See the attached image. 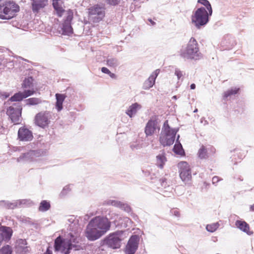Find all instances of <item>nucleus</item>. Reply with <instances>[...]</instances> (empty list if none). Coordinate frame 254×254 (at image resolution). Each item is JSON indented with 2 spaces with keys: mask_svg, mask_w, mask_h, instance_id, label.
I'll list each match as a JSON object with an SVG mask.
<instances>
[{
  "mask_svg": "<svg viewBox=\"0 0 254 254\" xmlns=\"http://www.w3.org/2000/svg\"><path fill=\"white\" fill-rule=\"evenodd\" d=\"M101 71L102 72L108 74L111 73V71L107 67H103L101 68Z\"/></svg>",
  "mask_w": 254,
  "mask_h": 254,
  "instance_id": "nucleus-39",
  "label": "nucleus"
},
{
  "mask_svg": "<svg viewBox=\"0 0 254 254\" xmlns=\"http://www.w3.org/2000/svg\"><path fill=\"white\" fill-rule=\"evenodd\" d=\"M51 207L50 203L47 200H42L39 205V210L40 211L44 212L48 210Z\"/></svg>",
  "mask_w": 254,
  "mask_h": 254,
  "instance_id": "nucleus-26",
  "label": "nucleus"
},
{
  "mask_svg": "<svg viewBox=\"0 0 254 254\" xmlns=\"http://www.w3.org/2000/svg\"><path fill=\"white\" fill-rule=\"evenodd\" d=\"M111 227V222L106 217L96 216L87 225L85 236L89 241H95L104 235Z\"/></svg>",
  "mask_w": 254,
  "mask_h": 254,
  "instance_id": "nucleus-1",
  "label": "nucleus"
},
{
  "mask_svg": "<svg viewBox=\"0 0 254 254\" xmlns=\"http://www.w3.org/2000/svg\"><path fill=\"white\" fill-rule=\"evenodd\" d=\"M61 0H53V4H60L59 1Z\"/></svg>",
  "mask_w": 254,
  "mask_h": 254,
  "instance_id": "nucleus-43",
  "label": "nucleus"
},
{
  "mask_svg": "<svg viewBox=\"0 0 254 254\" xmlns=\"http://www.w3.org/2000/svg\"><path fill=\"white\" fill-rule=\"evenodd\" d=\"M18 138L22 141H30L33 138L32 133L24 127H20L18 131Z\"/></svg>",
  "mask_w": 254,
  "mask_h": 254,
  "instance_id": "nucleus-15",
  "label": "nucleus"
},
{
  "mask_svg": "<svg viewBox=\"0 0 254 254\" xmlns=\"http://www.w3.org/2000/svg\"><path fill=\"white\" fill-rule=\"evenodd\" d=\"M22 109L21 106H18L17 108L10 106L7 109V115L10 118L11 122L15 125L20 123Z\"/></svg>",
  "mask_w": 254,
  "mask_h": 254,
  "instance_id": "nucleus-9",
  "label": "nucleus"
},
{
  "mask_svg": "<svg viewBox=\"0 0 254 254\" xmlns=\"http://www.w3.org/2000/svg\"><path fill=\"white\" fill-rule=\"evenodd\" d=\"M215 152L216 149L212 146L206 148L205 146L202 145L198 151L197 155L200 159H206L208 157L209 153L210 154H214Z\"/></svg>",
  "mask_w": 254,
  "mask_h": 254,
  "instance_id": "nucleus-16",
  "label": "nucleus"
},
{
  "mask_svg": "<svg viewBox=\"0 0 254 254\" xmlns=\"http://www.w3.org/2000/svg\"><path fill=\"white\" fill-rule=\"evenodd\" d=\"M199 48L196 40L193 37L190 40L186 49L183 51L181 56L187 59H193L198 57Z\"/></svg>",
  "mask_w": 254,
  "mask_h": 254,
  "instance_id": "nucleus-6",
  "label": "nucleus"
},
{
  "mask_svg": "<svg viewBox=\"0 0 254 254\" xmlns=\"http://www.w3.org/2000/svg\"><path fill=\"white\" fill-rule=\"evenodd\" d=\"M167 159L165 156V153L159 154L156 156V164L161 169H162L164 165L166 162Z\"/></svg>",
  "mask_w": 254,
  "mask_h": 254,
  "instance_id": "nucleus-24",
  "label": "nucleus"
},
{
  "mask_svg": "<svg viewBox=\"0 0 254 254\" xmlns=\"http://www.w3.org/2000/svg\"><path fill=\"white\" fill-rule=\"evenodd\" d=\"M236 226L242 231L249 234L250 227L245 221L238 220L236 222Z\"/></svg>",
  "mask_w": 254,
  "mask_h": 254,
  "instance_id": "nucleus-22",
  "label": "nucleus"
},
{
  "mask_svg": "<svg viewBox=\"0 0 254 254\" xmlns=\"http://www.w3.org/2000/svg\"><path fill=\"white\" fill-rule=\"evenodd\" d=\"M53 7L56 11L57 14L58 16L62 17L64 12L65 11L64 9L60 5V4H53Z\"/></svg>",
  "mask_w": 254,
  "mask_h": 254,
  "instance_id": "nucleus-31",
  "label": "nucleus"
},
{
  "mask_svg": "<svg viewBox=\"0 0 254 254\" xmlns=\"http://www.w3.org/2000/svg\"><path fill=\"white\" fill-rule=\"evenodd\" d=\"M50 247H49L47 250H46V252L44 254H53V253H52V250L50 249Z\"/></svg>",
  "mask_w": 254,
  "mask_h": 254,
  "instance_id": "nucleus-41",
  "label": "nucleus"
},
{
  "mask_svg": "<svg viewBox=\"0 0 254 254\" xmlns=\"http://www.w3.org/2000/svg\"><path fill=\"white\" fill-rule=\"evenodd\" d=\"M139 105L137 103H134L131 105L127 110L126 112L127 115H128L130 117H131L133 115H134L136 112L137 108L138 107Z\"/></svg>",
  "mask_w": 254,
  "mask_h": 254,
  "instance_id": "nucleus-25",
  "label": "nucleus"
},
{
  "mask_svg": "<svg viewBox=\"0 0 254 254\" xmlns=\"http://www.w3.org/2000/svg\"><path fill=\"white\" fill-rule=\"evenodd\" d=\"M117 203V202L116 201H112L111 204H113V205H116Z\"/></svg>",
  "mask_w": 254,
  "mask_h": 254,
  "instance_id": "nucleus-47",
  "label": "nucleus"
},
{
  "mask_svg": "<svg viewBox=\"0 0 254 254\" xmlns=\"http://www.w3.org/2000/svg\"><path fill=\"white\" fill-rule=\"evenodd\" d=\"M197 2L198 3H201V4L204 5L208 11H209V14L210 15H211L212 13V9L210 3L207 0H198Z\"/></svg>",
  "mask_w": 254,
  "mask_h": 254,
  "instance_id": "nucleus-30",
  "label": "nucleus"
},
{
  "mask_svg": "<svg viewBox=\"0 0 254 254\" xmlns=\"http://www.w3.org/2000/svg\"><path fill=\"white\" fill-rule=\"evenodd\" d=\"M166 181L167 180L166 179H162L161 180V186L164 188H166L167 186H169L168 185H167Z\"/></svg>",
  "mask_w": 254,
  "mask_h": 254,
  "instance_id": "nucleus-38",
  "label": "nucleus"
},
{
  "mask_svg": "<svg viewBox=\"0 0 254 254\" xmlns=\"http://www.w3.org/2000/svg\"><path fill=\"white\" fill-rule=\"evenodd\" d=\"M12 252V248L9 245L4 246L0 249V254H11Z\"/></svg>",
  "mask_w": 254,
  "mask_h": 254,
  "instance_id": "nucleus-33",
  "label": "nucleus"
},
{
  "mask_svg": "<svg viewBox=\"0 0 254 254\" xmlns=\"http://www.w3.org/2000/svg\"><path fill=\"white\" fill-rule=\"evenodd\" d=\"M36 91L33 90H25L23 92H19L14 94L10 98V100L12 102L20 101L23 99L33 95Z\"/></svg>",
  "mask_w": 254,
  "mask_h": 254,
  "instance_id": "nucleus-13",
  "label": "nucleus"
},
{
  "mask_svg": "<svg viewBox=\"0 0 254 254\" xmlns=\"http://www.w3.org/2000/svg\"><path fill=\"white\" fill-rule=\"evenodd\" d=\"M88 15L94 16L98 20H101L105 16V8L99 4H95L88 9Z\"/></svg>",
  "mask_w": 254,
  "mask_h": 254,
  "instance_id": "nucleus-10",
  "label": "nucleus"
},
{
  "mask_svg": "<svg viewBox=\"0 0 254 254\" xmlns=\"http://www.w3.org/2000/svg\"><path fill=\"white\" fill-rule=\"evenodd\" d=\"M71 238L65 243L64 240L60 236L57 237L54 242V249L56 252L61 251L64 254H69L73 245L72 243H77V238L72 235H70Z\"/></svg>",
  "mask_w": 254,
  "mask_h": 254,
  "instance_id": "nucleus-4",
  "label": "nucleus"
},
{
  "mask_svg": "<svg viewBox=\"0 0 254 254\" xmlns=\"http://www.w3.org/2000/svg\"><path fill=\"white\" fill-rule=\"evenodd\" d=\"M160 72L159 69L155 70L148 78L145 81L143 85V88L147 90L152 87L155 84V79Z\"/></svg>",
  "mask_w": 254,
  "mask_h": 254,
  "instance_id": "nucleus-19",
  "label": "nucleus"
},
{
  "mask_svg": "<svg viewBox=\"0 0 254 254\" xmlns=\"http://www.w3.org/2000/svg\"><path fill=\"white\" fill-rule=\"evenodd\" d=\"M19 6L13 1H6L0 4V19L9 20L16 16Z\"/></svg>",
  "mask_w": 254,
  "mask_h": 254,
  "instance_id": "nucleus-2",
  "label": "nucleus"
},
{
  "mask_svg": "<svg viewBox=\"0 0 254 254\" xmlns=\"http://www.w3.org/2000/svg\"><path fill=\"white\" fill-rule=\"evenodd\" d=\"M177 130L171 128L168 124V121H166L163 127V133L160 137V142L164 146H170L174 142Z\"/></svg>",
  "mask_w": 254,
  "mask_h": 254,
  "instance_id": "nucleus-3",
  "label": "nucleus"
},
{
  "mask_svg": "<svg viewBox=\"0 0 254 254\" xmlns=\"http://www.w3.org/2000/svg\"><path fill=\"white\" fill-rule=\"evenodd\" d=\"M171 213L176 217H180L181 215L180 211L176 208H173L170 211Z\"/></svg>",
  "mask_w": 254,
  "mask_h": 254,
  "instance_id": "nucleus-34",
  "label": "nucleus"
},
{
  "mask_svg": "<svg viewBox=\"0 0 254 254\" xmlns=\"http://www.w3.org/2000/svg\"><path fill=\"white\" fill-rule=\"evenodd\" d=\"M73 18V12L71 9L66 11L65 19L63 23L62 34L64 35L69 36L73 33V28L71 25V22Z\"/></svg>",
  "mask_w": 254,
  "mask_h": 254,
  "instance_id": "nucleus-8",
  "label": "nucleus"
},
{
  "mask_svg": "<svg viewBox=\"0 0 254 254\" xmlns=\"http://www.w3.org/2000/svg\"><path fill=\"white\" fill-rule=\"evenodd\" d=\"M56 108L58 111H60L63 109V103L64 101L66 96L64 94L57 93L56 94Z\"/></svg>",
  "mask_w": 254,
  "mask_h": 254,
  "instance_id": "nucleus-21",
  "label": "nucleus"
},
{
  "mask_svg": "<svg viewBox=\"0 0 254 254\" xmlns=\"http://www.w3.org/2000/svg\"><path fill=\"white\" fill-rule=\"evenodd\" d=\"M120 243L121 239L115 235H110L106 240L107 245L113 249L119 248L120 247Z\"/></svg>",
  "mask_w": 254,
  "mask_h": 254,
  "instance_id": "nucleus-18",
  "label": "nucleus"
},
{
  "mask_svg": "<svg viewBox=\"0 0 254 254\" xmlns=\"http://www.w3.org/2000/svg\"><path fill=\"white\" fill-rule=\"evenodd\" d=\"M137 237L132 236L129 239L126 248V254H134L137 249L138 243Z\"/></svg>",
  "mask_w": 254,
  "mask_h": 254,
  "instance_id": "nucleus-14",
  "label": "nucleus"
},
{
  "mask_svg": "<svg viewBox=\"0 0 254 254\" xmlns=\"http://www.w3.org/2000/svg\"><path fill=\"white\" fill-rule=\"evenodd\" d=\"M149 21L150 22L151 24L153 25L155 24V23L153 21H152L151 19H149Z\"/></svg>",
  "mask_w": 254,
  "mask_h": 254,
  "instance_id": "nucleus-46",
  "label": "nucleus"
},
{
  "mask_svg": "<svg viewBox=\"0 0 254 254\" xmlns=\"http://www.w3.org/2000/svg\"><path fill=\"white\" fill-rule=\"evenodd\" d=\"M48 0H31V9L34 13H38L40 10L44 8L48 4Z\"/></svg>",
  "mask_w": 254,
  "mask_h": 254,
  "instance_id": "nucleus-17",
  "label": "nucleus"
},
{
  "mask_svg": "<svg viewBox=\"0 0 254 254\" xmlns=\"http://www.w3.org/2000/svg\"><path fill=\"white\" fill-rule=\"evenodd\" d=\"M239 90L240 88H234L228 90L223 93V98L226 99L229 96L237 94L239 92Z\"/></svg>",
  "mask_w": 254,
  "mask_h": 254,
  "instance_id": "nucleus-27",
  "label": "nucleus"
},
{
  "mask_svg": "<svg viewBox=\"0 0 254 254\" xmlns=\"http://www.w3.org/2000/svg\"><path fill=\"white\" fill-rule=\"evenodd\" d=\"M177 167L182 181L185 183L191 181L192 178L191 170L189 163L186 161H181L178 164Z\"/></svg>",
  "mask_w": 254,
  "mask_h": 254,
  "instance_id": "nucleus-7",
  "label": "nucleus"
},
{
  "mask_svg": "<svg viewBox=\"0 0 254 254\" xmlns=\"http://www.w3.org/2000/svg\"><path fill=\"white\" fill-rule=\"evenodd\" d=\"M209 11L204 7L198 8L191 16V21L197 28L206 24L208 21Z\"/></svg>",
  "mask_w": 254,
  "mask_h": 254,
  "instance_id": "nucleus-5",
  "label": "nucleus"
},
{
  "mask_svg": "<svg viewBox=\"0 0 254 254\" xmlns=\"http://www.w3.org/2000/svg\"><path fill=\"white\" fill-rule=\"evenodd\" d=\"M175 75L177 76L178 79H180L183 75L182 71L179 69L175 70Z\"/></svg>",
  "mask_w": 254,
  "mask_h": 254,
  "instance_id": "nucleus-37",
  "label": "nucleus"
},
{
  "mask_svg": "<svg viewBox=\"0 0 254 254\" xmlns=\"http://www.w3.org/2000/svg\"><path fill=\"white\" fill-rule=\"evenodd\" d=\"M219 226V224L217 222L207 225L206 229L208 232H214L218 228Z\"/></svg>",
  "mask_w": 254,
  "mask_h": 254,
  "instance_id": "nucleus-32",
  "label": "nucleus"
},
{
  "mask_svg": "<svg viewBox=\"0 0 254 254\" xmlns=\"http://www.w3.org/2000/svg\"><path fill=\"white\" fill-rule=\"evenodd\" d=\"M197 112V109H195L194 111V112Z\"/></svg>",
  "mask_w": 254,
  "mask_h": 254,
  "instance_id": "nucleus-48",
  "label": "nucleus"
},
{
  "mask_svg": "<svg viewBox=\"0 0 254 254\" xmlns=\"http://www.w3.org/2000/svg\"><path fill=\"white\" fill-rule=\"evenodd\" d=\"M109 75V76L112 78H116V75L115 74L113 73H112L111 72V73L110 74H108Z\"/></svg>",
  "mask_w": 254,
  "mask_h": 254,
  "instance_id": "nucleus-42",
  "label": "nucleus"
},
{
  "mask_svg": "<svg viewBox=\"0 0 254 254\" xmlns=\"http://www.w3.org/2000/svg\"><path fill=\"white\" fill-rule=\"evenodd\" d=\"M190 89H194L195 88V85L194 83H192L190 85Z\"/></svg>",
  "mask_w": 254,
  "mask_h": 254,
  "instance_id": "nucleus-44",
  "label": "nucleus"
},
{
  "mask_svg": "<svg viewBox=\"0 0 254 254\" xmlns=\"http://www.w3.org/2000/svg\"><path fill=\"white\" fill-rule=\"evenodd\" d=\"M0 231L1 232V233L0 234L3 238V241H7L10 239L12 234V230L10 228L1 226Z\"/></svg>",
  "mask_w": 254,
  "mask_h": 254,
  "instance_id": "nucleus-20",
  "label": "nucleus"
},
{
  "mask_svg": "<svg viewBox=\"0 0 254 254\" xmlns=\"http://www.w3.org/2000/svg\"><path fill=\"white\" fill-rule=\"evenodd\" d=\"M219 179L218 177H217V176H214L212 178V183L213 184L218 183L219 182Z\"/></svg>",
  "mask_w": 254,
  "mask_h": 254,
  "instance_id": "nucleus-40",
  "label": "nucleus"
},
{
  "mask_svg": "<svg viewBox=\"0 0 254 254\" xmlns=\"http://www.w3.org/2000/svg\"><path fill=\"white\" fill-rule=\"evenodd\" d=\"M26 102L28 105H36L41 103L42 100L40 98L33 97L27 99Z\"/></svg>",
  "mask_w": 254,
  "mask_h": 254,
  "instance_id": "nucleus-28",
  "label": "nucleus"
},
{
  "mask_svg": "<svg viewBox=\"0 0 254 254\" xmlns=\"http://www.w3.org/2000/svg\"><path fill=\"white\" fill-rule=\"evenodd\" d=\"M107 64L110 66H115L116 65V61L114 59H109L107 61Z\"/></svg>",
  "mask_w": 254,
  "mask_h": 254,
  "instance_id": "nucleus-35",
  "label": "nucleus"
},
{
  "mask_svg": "<svg viewBox=\"0 0 254 254\" xmlns=\"http://www.w3.org/2000/svg\"><path fill=\"white\" fill-rule=\"evenodd\" d=\"M250 209L252 211H254V204L251 206Z\"/></svg>",
  "mask_w": 254,
  "mask_h": 254,
  "instance_id": "nucleus-45",
  "label": "nucleus"
},
{
  "mask_svg": "<svg viewBox=\"0 0 254 254\" xmlns=\"http://www.w3.org/2000/svg\"><path fill=\"white\" fill-rule=\"evenodd\" d=\"M174 152L178 155L183 156L185 154V152L184 149H183L182 145L179 144H176L173 148Z\"/></svg>",
  "mask_w": 254,
  "mask_h": 254,
  "instance_id": "nucleus-29",
  "label": "nucleus"
},
{
  "mask_svg": "<svg viewBox=\"0 0 254 254\" xmlns=\"http://www.w3.org/2000/svg\"><path fill=\"white\" fill-rule=\"evenodd\" d=\"M33 82L34 79L32 77H28L26 78L23 81L21 84V87L23 89L31 88V90L33 89Z\"/></svg>",
  "mask_w": 254,
  "mask_h": 254,
  "instance_id": "nucleus-23",
  "label": "nucleus"
},
{
  "mask_svg": "<svg viewBox=\"0 0 254 254\" xmlns=\"http://www.w3.org/2000/svg\"><path fill=\"white\" fill-rule=\"evenodd\" d=\"M107 3L111 5H116L119 3L120 0H106Z\"/></svg>",
  "mask_w": 254,
  "mask_h": 254,
  "instance_id": "nucleus-36",
  "label": "nucleus"
},
{
  "mask_svg": "<svg viewBox=\"0 0 254 254\" xmlns=\"http://www.w3.org/2000/svg\"><path fill=\"white\" fill-rule=\"evenodd\" d=\"M158 131L160 127L157 125V122L156 120H149L145 127L144 132L146 136H151L153 135L156 130Z\"/></svg>",
  "mask_w": 254,
  "mask_h": 254,
  "instance_id": "nucleus-12",
  "label": "nucleus"
},
{
  "mask_svg": "<svg viewBox=\"0 0 254 254\" xmlns=\"http://www.w3.org/2000/svg\"><path fill=\"white\" fill-rule=\"evenodd\" d=\"M50 114L48 112H41L38 113L35 117V124L42 127L48 125L50 123Z\"/></svg>",
  "mask_w": 254,
  "mask_h": 254,
  "instance_id": "nucleus-11",
  "label": "nucleus"
}]
</instances>
